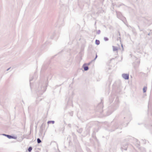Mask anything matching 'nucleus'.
Instances as JSON below:
<instances>
[{"label":"nucleus","instance_id":"nucleus-6","mask_svg":"<svg viewBox=\"0 0 152 152\" xmlns=\"http://www.w3.org/2000/svg\"><path fill=\"white\" fill-rule=\"evenodd\" d=\"M32 149V148L31 147H30L28 148V151H29L30 152L31 151Z\"/></svg>","mask_w":152,"mask_h":152},{"label":"nucleus","instance_id":"nucleus-5","mask_svg":"<svg viewBox=\"0 0 152 152\" xmlns=\"http://www.w3.org/2000/svg\"><path fill=\"white\" fill-rule=\"evenodd\" d=\"M37 141L38 143H40L41 142V140L39 138H38L37 139Z\"/></svg>","mask_w":152,"mask_h":152},{"label":"nucleus","instance_id":"nucleus-7","mask_svg":"<svg viewBox=\"0 0 152 152\" xmlns=\"http://www.w3.org/2000/svg\"><path fill=\"white\" fill-rule=\"evenodd\" d=\"M6 136H7V137L8 138H11L12 137L10 135H6Z\"/></svg>","mask_w":152,"mask_h":152},{"label":"nucleus","instance_id":"nucleus-2","mask_svg":"<svg viewBox=\"0 0 152 152\" xmlns=\"http://www.w3.org/2000/svg\"><path fill=\"white\" fill-rule=\"evenodd\" d=\"M95 43L96 44L98 45L100 43V42L99 40H96L95 41Z\"/></svg>","mask_w":152,"mask_h":152},{"label":"nucleus","instance_id":"nucleus-8","mask_svg":"<svg viewBox=\"0 0 152 152\" xmlns=\"http://www.w3.org/2000/svg\"><path fill=\"white\" fill-rule=\"evenodd\" d=\"M52 122V123H54V121H49L48 122V123H49L50 122Z\"/></svg>","mask_w":152,"mask_h":152},{"label":"nucleus","instance_id":"nucleus-4","mask_svg":"<svg viewBox=\"0 0 152 152\" xmlns=\"http://www.w3.org/2000/svg\"><path fill=\"white\" fill-rule=\"evenodd\" d=\"M147 90V87H144L143 88V91L144 92H145Z\"/></svg>","mask_w":152,"mask_h":152},{"label":"nucleus","instance_id":"nucleus-1","mask_svg":"<svg viewBox=\"0 0 152 152\" xmlns=\"http://www.w3.org/2000/svg\"><path fill=\"white\" fill-rule=\"evenodd\" d=\"M123 77L125 79H129V75L126 74H124L122 75Z\"/></svg>","mask_w":152,"mask_h":152},{"label":"nucleus","instance_id":"nucleus-3","mask_svg":"<svg viewBox=\"0 0 152 152\" xmlns=\"http://www.w3.org/2000/svg\"><path fill=\"white\" fill-rule=\"evenodd\" d=\"M84 69L85 70H87L88 69V67L87 66H84Z\"/></svg>","mask_w":152,"mask_h":152},{"label":"nucleus","instance_id":"nucleus-9","mask_svg":"<svg viewBox=\"0 0 152 152\" xmlns=\"http://www.w3.org/2000/svg\"><path fill=\"white\" fill-rule=\"evenodd\" d=\"M89 64H88V65H89Z\"/></svg>","mask_w":152,"mask_h":152}]
</instances>
